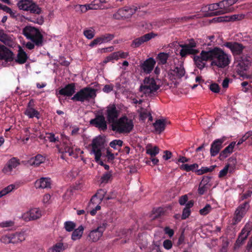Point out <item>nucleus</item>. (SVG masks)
I'll return each mask as SVG.
<instances>
[{
	"mask_svg": "<svg viewBox=\"0 0 252 252\" xmlns=\"http://www.w3.org/2000/svg\"><path fill=\"white\" fill-rule=\"evenodd\" d=\"M197 46V42L194 39L191 38L189 40V43L187 44H184L180 45V47L182 48L180 51V55L182 58H185L188 55H194L199 53V51L198 49H195Z\"/></svg>",
	"mask_w": 252,
	"mask_h": 252,
	"instance_id": "nucleus-7",
	"label": "nucleus"
},
{
	"mask_svg": "<svg viewBox=\"0 0 252 252\" xmlns=\"http://www.w3.org/2000/svg\"><path fill=\"white\" fill-rule=\"evenodd\" d=\"M216 165H212L210 166L209 167H202L200 169H198L196 170L195 172L197 174V175H202L204 173H206L213 171L216 167Z\"/></svg>",
	"mask_w": 252,
	"mask_h": 252,
	"instance_id": "nucleus-41",
	"label": "nucleus"
},
{
	"mask_svg": "<svg viewBox=\"0 0 252 252\" xmlns=\"http://www.w3.org/2000/svg\"><path fill=\"white\" fill-rule=\"evenodd\" d=\"M250 230L244 227L239 234L238 237L235 244V247H240L243 244L250 234Z\"/></svg>",
	"mask_w": 252,
	"mask_h": 252,
	"instance_id": "nucleus-23",
	"label": "nucleus"
},
{
	"mask_svg": "<svg viewBox=\"0 0 252 252\" xmlns=\"http://www.w3.org/2000/svg\"><path fill=\"white\" fill-rule=\"evenodd\" d=\"M28 56L26 53L21 48H20L15 62L19 64H23L26 62Z\"/></svg>",
	"mask_w": 252,
	"mask_h": 252,
	"instance_id": "nucleus-34",
	"label": "nucleus"
},
{
	"mask_svg": "<svg viewBox=\"0 0 252 252\" xmlns=\"http://www.w3.org/2000/svg\"><path fill=\"white\" fill-rule=\"evenodd\" d=\"M227 16H221L214 18L213 19V21L214 22H227Z\"/></svg>",
	"mask_w": 252,
	"mask_h": 252,
	"instance_id": "nucleus-62",
	"label": "nucleus"
},
{
	"mask_svg": "<svg viewBox=\"0 0 252 252\" xmlns=\"http://www.w3.org/2000/svg\"><path fill=\"white\" fill-rule=\"evenodd\" d=\"M190 214V210L187 208H184L183 210L182 215L181 216V220H185L188 218Z\"/></svg>",
	"mask_w": 252,
	"mask_h": 252,
	"instance_id": "nucleus-58",
	"label": "nucleus"
},
{
	"mask_svg": "<svg viewBox=\"0 0 252 252\" xmlns=\"http://www.w3.org/2000/svg\"><path fill=\"white\" fill-rule=\"evenodd\" d=\"M218 5L219 10L210 13L209 16H215L223 14L232 11L231 8L227 7L225 4V0L220 1L217 3Z\"/></svg>",
	"mask_w": 252,
	"mask_h": 252,
	"instance_id": "nucleus-21",
	"label": "nucleus"
},
{
	"mask_svg": "<svg viewBox=\"0 0 252 252\" xmlns=\"http://www.w3.org/2000/svg\"><path fill=\"white\" fill-rule=\"evenodd\" d=\"M139 9H140V6L136 4L125 6L123 8H119L117 12L113 15V17L116 20L128 19L131 18Z\"/></svg>",
	"mask_w": 252,
	"mask_h": 252,
	"instance_id": "nucleus-6",
	"label": "nucleus"
},
{
	"mask_svg": "<svg viewBox=\"0 0 252 252\" xmlns=\"http://www.w3.org/2000/svg\"><path fill=\"white\" fill-rule=\"evenodd\" d=\"M26 218H28L29 220H33L39 219L41 217V212L39 208H34L31 209L26 214H25Z\"/></svg>",
	"mask_w": 252,
	"mask_h": 252,
	"instance_id": "nucleus-25",
	"label": "nucleus"
},
{
	"mask_svg": "<svg viewBox=\"0 0 252 252\" xmlns=\"http://www.w3.org/2000/svg\"><path fill=\"white\" fill-rule=\"evenodd\" d=\"M64 225L65 230L68 232L73 231L76 226L75 223L71 221H65L64 223Z\"/></svg>",
	"mask_w": 252,
	"mask_h": 252,
	"instance_id": "nucleus-44",
	"label": "nucleus"
},
{
	"mask_svg": "<svg viewBox=\"0 0 252 252\" xmlns=\"http://www.w3.org/2000/svg\"><path fill=\"white\" fill-rule=\"evenodd\" d=\"M31 1L32 0H20L17 2V5L19 9L26 11Z\"/></svg>",
	"mask_w": 252,
	"mask_h": 252,
	"instance_id": "nucleus-40",
	"label": "nucleus"
},
{
	"mask_svg": "<svg viewBox=\"0 0 252 252\" xmlns=\"http://www.w3.org/2000/svg\"><path fill=\"white\" fill-rule=\"evenodd\" d=\"M251 65V62L249 60L246 59L244 60L243 57L241 58V60L238 63L237 67L238 70L240 72H243L248 69L250 65Z\"/></svg>",
	"mask_w": 252,
	"mask_h": 252,
	"instance_id": "nucleus-33",
	"label": "nucleus"
},
{
	"mask_svg": "<svg viewBox=\"0 0 252 252\" xmlns=\"http://www.w3.org/2000/svg\"><path fill=\"white\" fill-rule=\"evenodd\" d=\"M156 36V34L153 32L146 33L144 35L133 40L131 46L134 48H137L144 42H147L151 40L152 38H154Z\"/></svg>",
	"mask_w": 252,
	"mask_h": 252,
	"instance_id": "nucleus-18",
	"label": "nucleus"
},
{
	"mask_svg": "<svg viewBox=\"0 0 252 252\" xmlns=\"http://www.w3.org/2000/svg\"><path fill=\"white\" fill-rule=\"evenodd\" d=\"M45 138L48 140L50 142L55 143L59 141V137H56L55 134L53 133H47L46 134Z\"/></svg>",
	"mask_w": 252,
	"mask_h": 252,
	"instance_id": "nucleus-49",
	"label": "nucleus"
},
{
	"mask_svg": "<svg viewBox=\"0 0 252 252\" xmlns=\"http://www.w3.org/2000/svg\"><path fill=\"white\" fill-rule=\"evenodd\" d=\"M159 149L157 146L152 147L149 146L146 149V154L151 156V158L155 157L159 153Z\"/></svg>",
	"mask_w": 252,
	"mask_h": 252,
	"instance_id": "nucleus-37",
	"label": "nucleus"
},
{
	"mask_svg": "<svg viewBox=\"0 0 252 252\" xmlns=\"http://www.w3.org/2000/svg\"><path fill=\"white\" fill-rule=\"evenodd\" d=\"M114 60L117 61V55L116 52H113L110 54L109 56L106 57L104 60L103 63H107L108 62H113Z\"/></svg>",
	"mask_w": 252,
	"mask_h": 252,
	"instance_id": "nucleus-45",
	"label": "nucleus"
},
{
	"mask_svg": "<svg viewBox=\"0 0 252 252\" xmlns=\"http://www.w3.org/2000/svg\"><path fill=\"white\" fill-rule=\"evenodd\" d=\"M100 37L102 40V43H106L112 40L114 36L113 34L107 33L100 36Z\"/></svg>",
	"mask_w": 252,
	"mask_h": 252,
	"instance_id": "nucleus-50",
	"label": "nucleus"
},
{
	"mask_svg": "<svg viewBox=\"0 0 252 252\" xmlns=\"http://www.w3.org/2000/svg\"><path fill=\"white\" fill-rule=\"evenodd\" d=\"M167 122L164 119H158L153 124L155 132L160 134L163 132L165 128Z\"/></svg>",
	"mask_w": 252,
	"mask_h": 252,
	"instance_id": "nucleus-27",
	"label": "nucleus"
},
{
	"mask_svg": "<svg viewBox=\"0 0 252 252\" xmlns=\"http://www.w3.org/2000/svg\"><path fill=\"white\" fill-rule=\"evenodd\" d=\"M22 32L27 39L31 40L36 46H42L43 36L38 29L27 26L23 29Z\"/></svg>",
	"mask_w": 252,
	"mask_h": 252,
	"instance_id": "nucleus-3",
	"label": "nucleus"
},
{
	"mask_svg": "<svg viewBox=\"0 0 252 252\" xmlns=\"http://www.w3.org/2000/svg\"><path fill=\"white\" fill-rule=\"evenodd\" d=\"M84 34L89 39H92L94 36V32L91 30H85Z\"/></svg>",
	"mask_w": 252,
	"mask_h": 252,
	"instance_id": "nucleus-57",
	"label": "nucleus"
},
{
	"mask_svg": "<svg viewBox=\"0 0 252 252\" xmlns=\"http://www.w3.org/2000/svg\"><path fill=\"white\" fill-rule=\"evenodd\" d=\"M115 52L117 55V59L118 60L119 58L126 59L129 55V54L128 52H121V51H118V52Z\"/></svg>",
	"mask_w": 252,
	"mask_h": 252,
	"instance_id": "nucleus-59",
	"label": "nucleus"
},
{
	"mask_svg": "<svg viewBox=\"0 0 252 252\" xmlns=\"http://www.w3.org/2000/svg\"><path fill=\"white\" fill-rule=\"evenodd\" d=\"M156 63V61L153 58H148L140 65L141 71L147 74H150L153 70Z\"/></svg>",
	"mask_w": 252,
	"mask_h": 252,
	"instance_id": "nucleus-19",
	"label": "nucleus"
},
{
	"mask_svg": "<svg viewBox=\"0 0 252 252\" xmlns=\"http://www.w3.org/2000/svg\"><path fill=\"white\" fill-rule=\"evenodd\" d=\"M102 39L101 37H98L93 40L89 44V46L91 47H93L97 44H100L102 43Z\"/></svg>",
	"mask_w": 252,
	"mask_h": 252,
	"instance_id": "nucleus-56",
	"label": "nucleus"
},
{
	"mask_svg": "<svg viewBox=\"0 0 252 252\" xmlns=\"http://www.w3.org/2000/svg\"><path fill=\"white\" fill-rule=\"evenodd\" d=\"M249 201H245L236 209L231 224L235 225L240 222L250 208Z\"/></svg>",
	"mask_w": 252,
	"mask_h": 252,
	"instance_id": "nucleus-9",
	"label": "nucleus"
},
{
	"mask_svg": "<svg viewBox=\"0 0 252 252\" xmlns=\"http://www.w3.org/2000/svg\"><path fill=\"white\" fill-rule=\"evenodd\" d=\"M96 96V90L91 87H85L77 92L71 98L73 101L84 102L94 98Z\"/></svg>",
	"mask_w": 252,
	"mask_h": 252,
	"instance_id": "nucleus-5",
	"label": "nucleus"
},
{
	"mask_svg": "<svg viewBox=\"0 0 252 252\" xmlns=\"http://www.w3.org/2000/svg\"><path fill=\"white\" fill-rule=\"evenodd\" d=\"M10 237V233L3 235L0 238V242L5 244H10L11 243Z\"/></svg>",
	"mask_w": 252,
	"mask_h": 252,
	"instance_id": "nucleus-54",
	"label": "nucleus"
},
{
	"mask_svg": "<svg viewBox=\"0 0 252 252\" xmlns=\"http://www.w3.org/2000/svg\"><path fill=\"white\" fill-rule=\"evenodd\" d=\"M24 114L29 118H33V117H35L37 119L40 118L39 112L34 108L30 106V105L27 106V108L24 112Z\"/></svg>",
	"mask_w": 252,
	"mask_h": 252,
	"instance_id": "nucleus-32",
	"label": "nucleus"
},
{
	"mask_svg": "<svg viewBox=\"0 0 252 252\" xmlns=\"http://www.w3.org/2000/svg\"><path fill=\"white\" fill-rule=\"evenodd\" d=\"M90 123L100 130L104 131L107 129V123L103 115H96L94 119L91 120Z\"/></svg>",
	"mask_w": 252,
	"mask_h": 252,
	"instance_id": "nucleus-15",
	"label": "nucleus"
},
{
	"mask_svg": "<svg viewBox=\"0 0 252 252\" xmlns=\"http://www.w3.org/2000/svg\"><path fill=\"white\" fill-rule=\"evenodd\" d=\"M107 224L103 223L97 228L91 230L87 235V239L91 243H95L99 241L102 236Z\"/></svg>",
	"mask_w": 252,
	"mask_h": 252,
	"instance_id": "nucleus-10",
	"label": "nucleus"
},
{
	"mask_svg": "<svg viewBox=\"0 0 252 252\" xmlns=\"http://www.w3.org/2000/svg\"><path fill=\"white\" fill-rule=\"evenodd\" d=\"M74 145L69 142H63L61 145V148H59V151L62 154L61 158L63 159H65V155L68 154V156H72L76 158L77 157V153L74 150Z\"/></svg>",
	"mask_w": 252,
	"mask_h": 252,
	"instance_id": "nucleus-11",
	"label": "nucleus"
},
{
	"mask_svg": "<svg viewBox=\"0 0 252 252\" xmlns=\"http://www.w3.org/2000/svg\"><path fill=\"white\" fill-rule=\"evenodd\" d=\"M64 250L63 243H57L50 248L47 252H62Z\"/></svg>",
	"mask_w": 252,
	"mask_h": 252,
	"instance_id": "nucleus-36",
	"label": "nucleus"
},
{
	"mask_svg": "<svg viewBox=\"0 0 252 252\" xmlns=\"http://www.w3.org/2000/svg\"><path fill=\"white\" fill-rule=\"evenodd\" d=\"M31 14L27 20L31 22L41 25L43 24L44 20L43 17L41 15L42 13L41 8L32 0L28 5L27 10Z\"/></svg>",
	"mask_w": 252,
	"mask_h": 252,
	"instance_id": "nucleus-4",
	"label": "nucleus"
},
{
	"mask_svg": "<svg viewBox=\"0 0 252 252\" xmlns=\"http://www.w3.org/2000/svg\"><path fill=\"white\" fill-rule=\"evenodd\" d=\"M252 194V188L249 189L247 192L243 193L240 197L241 200H243L247 198L251 197Z\"/></svg>",
	"mask_w": 252,
	"mask_h": 252,
	"instance_id": "nucleus-61",
	"label": "nucleus"
},
{
	"mask_svg": "<svg viewBox=\"0 0 252 252\" xmlns=\"http://www.w3.org/2000/svg\"><path fill=\"white\" fill-rule=\"evenodd\" d=\"M245 17L243 14H234L231 16H227V22H234L235 21H240Z\"/></svg>",
	"mask_w": 252,
	"mask_h": 252,
	"instance_id": "nucleus-42",
	"label": "nucleus"
},
{
	"mask_svg": "<svg viewBox=\"0 0 252 252\" xmlns=\"http://www.w3.org/2000/svg\"><path fill=\"white\" fill-rule=\"evenodd\" d=\"M75 93V84L71 83L67 84L64 87L58 91V94L68 97L71 96Z\"/></svg>",
	"mask_w": 252,
	"mask_h": 252,
	"instance_id": "nucleus-20",
	"label": "nucleus"
},
{
	"mask_svg": "<svg viewBox=\"0 0 252 252\" xmlns=\"http://www.w3.org/2000/svg\"><path fill=\"white\" fill-rule=\"evenodd\" d=\"M112 178L111 172H107L101 176V182L102 183H107Z\"/></svg>",
	"mask_w": 252,
	"mask_h": 252,
	"instance_id": "nucleus-47",
	"label": "nucleus"
},
{
	"mask_svg": "<svg viewBox=\"0 0 252 252\" xmlns=\"http://www.w3.org/2000/svg\"><path fill=\"white\" fill-rule=\"evenodd\" d=\"M9 40L8 36L4 32L3 30H0V41L5 44Z\"/></svg>",
	"mask_w": 252,
	"mask_h": 252,
	"instance_id": "nucleus-51",
	"label": "nucleus"
},
{
	"mask_svg": "<svg viewBox=\"0 0 252 252\" xmlns=\"http://www.w3.org/2000/svg\"><path fill=\"white\" fill-rule=\"evenodd\" d=\"M144 85H141L139 91L142 92L145 94H150L156 92L159 88V86L154 78L150 77H146L144 80Z\"/></svg>",
	"mask_w": 252,
	"mask_h": 252,
	"instance_id": "nucleus-8",
	"label": "nucleus"
},
{
	"mask_svg": "<svg viewBox=\"0 0 252 252\" xmlns=\"http://www.w3.org/2000/svg\"><path fill=\"white\" fill-rule=\"evenodd\" d=\"M229 167V164H226L225 167L220 171L219 177L220 178H221L224 177L226 175L227 173H228V169Z\"/></svg>",
	"mask_w": 252,
	"mask_h": 252,
	"instance_id": "nucleus-53",
	"label": "nucleus"
},
{
	"mask_svg": "<svg viewBox=\"0 0 252 252\" xmlns=\"http://www.w3.org/2000/svg\"><path fill=\"white\" fill-rule=\"evenodd\" d=\"M210 90L214 93H218L220 91V87L217 83H212L210 85L209 87Z\"/></svg>",
	"mask_w": 252,
	"mask_h": 252,
	"instance_id": "nucleus-55",
	"label": "nucleus"
},
{
	"mask_svg": "<svg viewBox=\"0 0 252 252\" xmlns=\"http://www.w3.org/2000/svg\"><path fill=\"white\" fill-rule=\"evenodd\" d=\"M106 191L103 189H99L91 199V203L94 204H100L106 194Z\"/></svg>",
	"mask_w": 252,
	"mask_h": 252,
	"instance_id": "nucleus-24",
	"label": "nucleus"
},
{
	"mask_svg": "<svg viewBox=\"0 0 252 252\" xmlns=\"http://www.w3.org/2000/svg\"><path fill=\"white\" fill-rule=\"evenodd\" d=\"M168 57L169 55L167 53L164 52L159 53L157 57V59L158 61V63L161 64H166Z\"/></svg>",
	"mask_w": 252,
	"mask_h": 252,
	"instance_id": "nucleus-38",
	"label": "nucleus"
},
{
	"mask_svg": "<svg viewBox=\"0 0 252 252\" xmlns=\"http://www.w3.org/2000/svg\"><path fill=\"white\" fill-rule=\"evenodd\" d=\"M106 115L107 120L109 123L114 124L118 121L119 111L117 109L115 104H109L106 107Z\"/></svg>",
	"mask_w": 252,
	"mask_h": 252,
	"instance_id": "nucleus-12",
	"label": "nucleus"
},
{
	"mask_svg": "<svg viewBox=\"0 0 252 252\" xmlns=\"http://www.w3.org/2000/svg\"><path fill=\"white\" fill-rule=\"evenodd\" d=\"M103 139L100 136L96 137L92 141V150L95 156V160L98 161L100 159L101 151L100 147L103 145Z\"/></svg>",
	"mask_w": 252,
	"mask_h": 252,
	"instance_id": "nucleus-14",
	"label": "nucleus"
},
{
	"mask_svg": "<svg viewBox=\"0 0 252 252\" xmlns=\"http://www.w3.org/2000/svg\"><path fill=\"white\" fill-rule=\"evenodd\" d=\"M133 127V120L126 116L120 118L115 123L111 125L112 130L119 133H129Z\"/></svg>",
	"mask_w": 252,
	"mask_h": 252,
	"instance_id": "nucleus-2",
	"label": "nucleus"
},
{
	"mask_svg": "<svg viewBox=\"0 0 252 252\" xmlns=\"http://www.w3.org/2000/svg\"><path fill=\"white\" fill-rule=\"evenodd\" d=\"M223 45L230 50L234 56L241 55L245 48L242 44L237 42H226Z\"/></svg>",
	"mask_w": 252,
	"mask_h": 252,
	"instance_id": "nucleus-13",
	"label": "nucleus"
},
{
	"mask_svg": "<svg viewBox=\"0 0 252 252\" xmlns=\"http://www.w3.org/2000/svg\"><path fill=\"white\" fill-rule=\"evenodd\" d=\"M211 210V206L210 204H206L204 208L199 210V213L201 215L206 216L208 214Z\"/></svg>",
	"mask_w": 252,
	"mask_h": 252,
	"instance_id": "nucleus-46",
	"label": "nucleus"
},
{
	"mask_svg": "<svg viewBox=\"0 0 252 252\" xmlns=\"http://www.w3.org/2000/svg\"><path fill=\"white\" fill-rule=\"evenodd\" d=\"M84 228L82 225H80L77 228L73 230L72 233L71 239L73 241L80 239L83 233Z\"/></svg>",
	"mask_w": 252,
	"mask_h": 252,
	"instance_id": "nucleus-35",
	"label": "nucleus"
},
{
	"mask_svg": "<svg viewBox=\"0 0 252 252\" xmlns=\"http://www.w3.org/2000/svg\"><path fill=\"white\" fill-rule=\"evenodd\" d=\"M45 160V157L40 154H38L34 157L31 158L28 160V163L32 166H38Z\"/></svg>",
	"mask_w": 252,
	"mask_h": 252,
	"instance_id": "nucleus-31",
	"label": "nucleus"
},
{
	"mask_svg": "<svg viewBox=\"0 0 252 252\" xmlns=\"http://www.w3.org/2000/svg\"><path fill=\"white\" fill-rule=\"evenodd\" d=\"M170 73L175 76L174 79H180L183 77L185 74V69L182 65L175 66L170 70Z\"/></svg>",
	"mask_w": 252,
	"mask_h": 252,
	"instance_id": "nucleus-29",
	"label": "nucleus"
},
{
	"mask_svg": "<svg viewBox=\"0 0 252 252\" xmlns=\"http://www.w3.org/2000/svg\"><path fill=\"white\" fill-rule=\"evenodd\" d=\"M141 111L139 112L140 118L142 121H145L147 118L149 114V112H148L146 110H144L142 107H140Z\"/></svg>",
	"mask_w": 252,
	"mask_h": 252,
	"instance_id": "nucleus-52",
	"label": "nucleus"
},
{
	"mask_svg": "<svg viewBox=\"0 0 252 252\" xmlns=\"http://www.w3.org/2000/svg\"><path fill=\"white\" fill-rule=\"evenodd\" d=\"M123 141L121 140H114L110 143V146L116 150L118 149L123 146Z\"/></svg>",
	"mask_w": 252,
	"mask_h": 252,
	"instance_id": "nucleus-43",
	"label": "nucleus"
},
{
	"mask_svg": "<svg viewBox=\"0 0 252 252\" xmlns=\"http://www.w3.org/2000/svg\"><path fill=\"white\" fill-rule=\"evenodd\" d=\"M13 53L7 47L0 44V60L6 62H11L14 60Z\"/></svg>",
	"mask_w": 252,
	"mask_h": 252,
	"instance_id": "nucleus-16",
	"label": "nucleus"
},
{
	"mask_svg": "<svg viewBox=\"0 0 252 252\" xmlns=\"http://www.w3.org/2000/svg\"><path fill=\"white\" fill-rule=\"evenodd\" d=\"M185 236L184 234V230H183L179 238L178 241L177 242V245L180 246L183 244H185Z\"/></svg>",
	"mask_w": 252,
	"mask_h": 252,
	"instance_id": "nucleus-64",
	"label": "nucleus"
},
{
	"mask_svg": "<svg viewBox=\"0 0 252 252\" xmlns=\"http://www.w3.org/2000/svg\"><path fill=\"white\" fill-rule=\"evenodd\" d=\"M198 167V165L197 163H194L189 165L188 164H183L180 166V169L185 170L187 172L190 171H193L196 168Z\"/></svg>",
	"mask_w": 252,
	"mask_h": 252,
	"instance_id": "nucleus-39",
	"label": "nucleus"
},
{
	"mask_svg": "<svg viewBox=\"0 0 252 252\" xmlns=\"http://www.w3.org/2000/svg\"><path fill=\"white\" fill-rule=\"evenodd\" d=\"M172 241L170 240H165L163 243L164 248L166 250H170L172 247Z\"/></svg>",
	"mask_w": 252,
	"mask_h": 252,
	"instance_id": "nucleus-60",
	"label": "nucleus"
},
{
	"mask_svg": "<svg viewBox=\"0 0 252 252\" xmlns=\"http://www.w3.org/2000/svg\"><path fill=\"white\" fill-rule=\"evenodd\" d=\"M34 186L36 189H46L51 187V180L48 178H41L35 181Z\"/></svg>",
	"mask_w": 252,
	"mask_h": 252,
	"instance_id": "nucleus-28",
	"label": "nucleus"
},
{
	"mask_svg": "<svg viewBox=\"0 0 252 252\" xmlns=\"http://www.w3.org/2000/svg\"><path fill=\"white\" fill-rule=\"evenodd\" d=\"M11 243L17 244L21 243L25 240V234L24 232H16L13 233H10Z\"/></svg>",
	"mask_w": 252,
	"mask_h": 252,
	"instance_id": "nucleus-30",
	"label": "nucleus"
},
{
	"mask_svg": "<svg viewBox=\"0 0 252 252\" xmlns=\"http://www.w3.org/2000/svg\"><path fill=\"white\" fill-rule=\"evenodd\" d=\"M231 56L225 53L219 47L209 48L208 50H202L198 56H194L193 61L199 69H203L206 65L204 62L211 61V65L219 68H224L230 63Z\"/></svg>",
	"mask_w": 252,
	"mask_h": 252,
	"instance_id": "nucleus-1",
	"label": "nucleus"
},
{
	"mask_svg": "<svg viewBox=\"0 0 252 252\" xmlns=\"http://www.w3.org/2000/svg\"><path fill=\"white\" fill-rule=\"evenodd\" d=\"M19 164V159L16 158H13L7 162L6 165L2 169V171L5 174H9L12 171L13 169L15 168Z\"/></svg>",
	"mask_w": 252,
	"mask_h": 252,
	"instance_id": "nucleus-22",
	"label": "nucleus"
},
{
	"mask_svg": "<svg viewBox=\"0 0 252 252\" xmlns=\"http://www.w3.org/2000/svg\"><path fill=\"white\" fill-rule=\"evenodd\" d=\"M236 142H232L229 145L225 148L220 154L219 158L220 160H223L226 158L233 151Z\"/></svg>",
	"mask_w": 252,
	"mask_h": 252,
	"instance_id": "nucleus-26",
	"label": "nucleus"
},
{
	"mask_svg": "<svg viewBox=\"0 0 252 252\" xmlns=\"http://www.w3.org/2000/svg\"><path fill=\"white\" fill-rule=\"evenodd\" d=\"M14 222L11 220H7L0 223V226L2 227H8L13 226Z\"/></svg>",
	"mask_w": 252,
	"mask_h": 252,
	"instance_id": "nucleus-63",
	"label": "nucleus"
},
{
	"mask_svg": "<svg viewBox=\"0 0 252 252\" xmlns=\"http://www.w3.org/2000/svg\"><path fill=\"white\" fill-rule=\"evenodd\" d=\"M225 138L223 137L220 139L214 140L211 145L210 155L212 157L217 155L222 148V144L225 141Z\"/></svg>",
	"mask_w": 252,
	"mask_h": 252,
	"instance_id": "nucleus-17",
	"label": "nucleus"
},
{
	"mask_svg": "<svg viewBox=\"0 0 252 252\" xmlns=\"http://www.w3.org/2000/svg\"><path fill=\"white\" fill-rule=\"evenodd\" d=\"M210 187V185H202L200 183L198 189V192L200 195H203L206 192Z\"/></svg>",
	"mask_w": 252,
	"mask_h": 252,
	"instance_id": "nucleus-48",
	"label": "nucleus"
}]
</instances>
